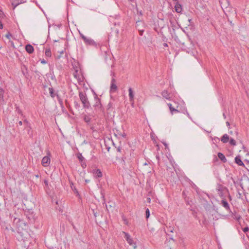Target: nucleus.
I'll use <instances>...</instances> for the list:
<instances>
[{"label": "nucleus", "mask_w": 249, "mask_h": 249, "mask_svg": "<svg viewBox=\"0 0 249 249\" xmlns=\"http://www.w3.org/2000/svg\"><path fill=\"white\" fill-rule=\"evenodd\" d=\"M14 222L17 224V237L18 240L24 241L28 239L30 235L27 231V225L26 223L23 220L17 218H15Z\"/></svg>", "instance_id": "nucleus-1"}, {"label": "nucleus", "mask_w": 249, "mask_h": 249, "mask_svg": "<svg viewBox=\"0 0 249 249\" xmlns=\"http://www.w3.org/2000/svg\"><path fill=\"white\" fill-rule=\"evenodd\" d=\"M79 96L81 101L83 107L86 108H89L90 107V104L88 100L86 94L83 92H79Z\"/></svg>", "instance_id": "nucleus-2"}, {"label": "nucleus", "mask_w": 249, "mask_h": 249, "mask_svg": "<svg viewBox=\"0 0 249 249\" xmlns=\"http://www.w3.org/2000/svg\"><path fill=\"white\" fill-rule=\"evenodd\" d=\"M79 35L80 37L82 38V39L84 41L85 43L87 45H90L96 47L97 46V43L91 38H88L86 36H85L83 34L79 32Z\"/></svg>", "instance_id": "nucleus-3"}, {"label": "nucleus", "mask_w": 249, "mask_h": 249, "mask_svg": "<svg viewBox=\"0 0 249 249\" xmlns=\"http://www.w3.org/2000/svg\"><path fill=\"white\" fill-rule=\"evenodd\" d=\"M167 105L169 107L171 113L172 114L177 113L179 112L178 109V103L175 102H174L173 104L168 103L167 104Z\"/></svg>", "instance_id": "nucleus-4"}, {"label": "nucleus", "mask_w": 249, "mask_h": 249, "mask_svg": "<svg viewBox=\"0 0 249 249\" xmlns=\"http://www.w3.org/2000/svg\"><path fill=\"white\" fill-rule=\"evenodd\" d=\"M124 234V238L127 241V243L131 246H133V247L134 249H136L137 248V246L136 245L135 243H133V240L131 238L130 235L124 231H123V232Z\"/></svg>", "instance_id": "nucleus-5"}, {"label": "nucleus", "mask_w": 249, "mask_h": 249, "mask_svg": "<svg viewBox=\"0 0 249 249\" xmlns=\"http://www.w3.org/2000/svg\"><path fill=\"white\" fill-rule=\"evenodd\" d=\"M94 93V100L95 101V103H94V107L98 109H100V110H102V105L100 99L98 97L97 95L95 93Z\"/></svg>", "instance_id": "nucleus-6"}, {"label": "nucleus", "mask_w": 249, "mask_h": 249, "mask_svg": "<svg viewBox=\"0 0 249 249\" xmlns=\"http://www.w3.org/2000/svg\"><path fill=\"white\" fill-rule=\"evenodd\" d=\"M51 160L49 157L45 156L41 160V164L44 167H47L50 163Z\"/></svg>", "instance_id": "nucleus-7"}, {"label": "nucleus", "mask_w": 249, "mask_h": 249, "mask_svg": "<svg viewBox=\"0 0 249 249\" xmlns=\"http://www.w3.org/2000/svg\"><path fill=\"white\" fill-rule=\"evenodd\" d=\"M117 87L116 84V80L113 78L111 81L110 90L111 92H114L117 90Z\"/></svg>", "instance_id": "nucleus-8"}, {"label": "nucleus", "mask_w": 249, "mask_h": 249, "mask_svg": "<svg viewBox=\"0 0 249 249\" xmlns=\"http://www.w3.org/2000/svg\"><path fill=\"white\" fill-rule=\"evenodd\" d=\"M161 95L162 96L169 100H171V96H170V93L167 90H164L161 92Z\"/></svg>", "instance_id": "nucleus-9"}, {"label": "nucleus", "mask_w": 249, "mask_h": 249, "mask_svg": "<svg viewBox=\"0 0 249 249\" xmlns=\"http://www.w3.org/2000/svg\"><path fill=\"white\" fill-rule=\"evenodd\" d=\"M93 174L95 178H101L102 177V173L101 171L99 169H94L93 170Z\"/></svg>", "instance_id": "nucleus-10"}, {"label": "nucleus", "mask_w": 249, "mask_h": 249, "mask_svg": "<svg viewBox=\"0 0 249 249\" xmlns=\"http://www.w3.org/2000/svg\"><path fill=\"white\" fill-rule=\"evenodd\" d=\"M4 93V89L0 87V102L1 104H5V102L4 101V98H3V95Z\"/></svg>", "instance_id": "nucleus-11"}, {"label": "nucleus", "mask_w": 249, "mask_h": 249, "mask_svg": "<svg viewBox=\"0 0 249 249\" xmlns=\"http://www.w3.org/2000/svg\"><path fill=\"white\" fill-rule=\"evenodd\" d=\"M24 2L23 0H15L12 3V5L13 6V9H15V8L19 4Z\"/></svg>", "instance_id": "nucleus-12"}, {"label": "nucleus", "mask_w": 249, "mask_h": 249, "mask_svg": "<svg viewBox=\"0 0 249 249\" xmlns=\"http://www.w3.org/2000/svg\"><path fill=\"white\" fill-rule=\"evenodd\" d=\"M221 204L222 206L225 208L227 210H230V206L228 202L226 199H222L221 201Z\"/></svg>", "instance_id": "nucleus-13"}, {"label": "nucleus", "mask_w": 249, "mask_h": 249, "mask_svg": "<svg viewBox=\"0 0 249 249\" xmlns=\"http://www.w3.org/2000/svg\"><path fill=\"white\" fill-rule=\"evenodd\" d=\"M175 10L177 13H181L182 11V6L180 4L178 1L176 2L175 6Z\"/></svg>", "instance_id": "nucleus-14"}, {"label": "nucleus", "mask_w": 249, "mask_h": 249, "mask_svg": "<svg viewBox=\"0 0 249 249\" xmlns=\"http://www.w3.org/2000/svg\"><path fill=\"white\" fill-rule=\"evenodd\" d=\"M25 50L29 53H32L34 51V47L30 44L26 45Z\"/></svg>", "instance_id": "nucleus-15"}, {"label": "nucleus", "mask_w": 249, "mask_h": 249, "mask_svg": "<svg viewBox=\"0 0 249 249\" xmlns=\"http://www.w3.org/2000/svg\"><path fill=\"white\" fill-rule=\"evenodd\" d=\"M128 92H129V100L130 102H133L134 101V94L132 89L131 88H129Z\"/></svg>", "instance_id": "nucleus-16"}, {"label": "nucleus", "mask_w": 249, "mask_h": 249, "mask_svg": "<svg viewBox=\"0 0 249 249\" xmlns=\"http://www.w3.org/2000/svg\"><path fill=\"white\" fill-rule=\"evenodd\" d=\"M229 136H228V134H225L224 135H223V136L221 137V142H223V143H227L229 140Z\"/></svg>", "instance_id": "nucleus-17"}, {"label": "nucleus", "mask_w": 249, "mask_h": 249, "mask_svg": "<svg viewBox=\"0 0 249 249\" xmlns=\"http://www.w3.org/2000/svg\"><path fill=\"white\" fill-rule=\"evenodd\" d=\"M235 162L238 165L240 166H244V164L243 161L241 160L240 157L239 156H237L235 158Z\"/></svg>", "instance_id": "nucleus-18"}, {"label": "nucleus", "mask_w": 249, "mask_h": 249, "mask_svg": "<svg viewBox=\"0 0 249 249\" xmlns=\"http://www.w3.org/2000/svg\"><path fill=\"white\" fill-rule=\"evenodd\" d=\"M218 157L219 159L223 162H226L227 161V159L225 156L221 153H218Z\"/></svg>", "instance_id": "nucleus-19"}, {"label": "nucleus", "mask_w": 249, "mask_h": 249, "mask_svg": "<svg viewBox=\"0 0 249 249\" xmlns=\"http://www.w3.org/2000/svg\"><path fill=\"white\" fill-rule=\"evenodd\" d=\"M174 229L173 227H170L167 228L166 232L169 236H171V233L173 232Z\"/></svg>", "instance_id": "nucleus-20"}, {"label": "nucleus", "mask_w": 249, "mask_h": 249, "mask_svg": "<svg viewBox=\"0 0 249 249\" xmlns=\"http://www.w3.org/2000/svg\"><path fill=\"white\" fill-rule=\"evenodd\" d=\"M49 93H50V96L52 98H54L55 94L54 93L53 89L52 87H50L49 88Z\"/></svg>", "instance_id": "nucleus-21"}, {"label": "nucleus", "mask_w": 249, "mask_h": 249, "mask_svg": "<svg viewBox=\"0 0 249 249\" xmlns=\"http://www.w3.org/2000/svg\"><path fill=\"white\" fill-rule=\"evenodd\" d=\"M45 53L46 56L47 57H51L52 55L51 51L50 49H46Z\"/></svg>", "instance_id": "nucleus-22"}, {"label": "nucleus", "mask_w": 249, "mask_h": 249, "mask_svg": "<svg viewBox=\"0 0 249 249\" xmlns=\"http://www.w3.org/2000/svg\"><path fill=\"white\" fill-rule=\"evenodd\" d=\"M112 106H113L112 103L111 101L109 102L107 105V110L108 111L111 110V108L112 107Z\"/></svg>", "instance_id": "nucleus-23"}, {"label": "nucleus", "mask_w": 249, "mask_h": 249, "mask_svg": "<svg viewBox=\"0 0 249 249\" xmlns=\"http://www.w3.org/2000/svg\"><path fill=\"white\" fill-rule=\"evenodd\" d=\"M77 158L78 159V160L80 161H82L84 160V157L82 156V155L81 153H78L77 155Z\"/></svg>", "instance_id": "nucleus-24"}, {"label": "nucleus", "mask_w": 249, "mask_h": 249, "mask_svg": "<svg viewBox=\"0 0 249 249\" xmlns=\"http://www.w3.org/2000/svg\"><path fill=\"white\" fill-rule=\"evenodd\" d=\"M84 119L86 123H89L90 122L91 119L87 116H85Z\"/></svg>", "instance_id": "nucleus-25"}, {"label": "nucleus", "mask_w": 249, "mask_h": 249, "mask_svg": "<svg viewBox=\"0 0 249 249\" xmlns=\"http://www.w3.org/2000/svg\"><path fill=\"white\" fill-rule=\"evenodd\" d=\"M230 143L231 145L234 146L236 145V142L233 139L231 138L230 141Z\"/></svg>", "instance_id": "nucleus-26"}, {"label": "nucleus", "mask_w": 249, "mask_h": 249, "mask_svg": "<svg viewBox=\"0 0 249 249\" xmlns=\"http://www.w3.org/2000/svg\"><path fill=\"white\" fill-rule=\"evenodd\" d=\"M146 218L147 219L150 216V211L147 208L145 211Z\"/></svg>", "instance_id": "nucleus-27"}, {"label": "nucleus", "mask_w": 249, "mask_h": 249, "mask_svg": "<svg viewBox=\"0 0 249 249\" xmlns=\"http://www.w3.org/2000/svg\"><path fill=\"white\" fill-rule=\"evenodd\" d=\"M5 37L7 39L10 40V37H12V35L9 32H8L7 34L5 35Z\"/></svg>", "instance_id": "nucleus-28"}, {"label": "nucleus", "mask_w": 249, "mask_h": 249, "mask_svg": "<svg viewBox=\"0 0 249 249\" xmlns=\"http://www.w3.org/2000/svg\"><path fill=\"white\" fill-rule=\"evenodd\" d=\"M16 111H17L18 114H21V115H22V111L18 107H16Z\"/></svg>", "instance_id": "nucleus-29"}, {"label": "nucleus", "mask_w": 249, "mask_h": 249, "mask_svg": "<svg viewBox=\"0 0 249 249\" xmlns=\"http://www.w3.org/2000/svg\"><path fill=\"white\" fill-rule=\"evenodd\" d=\"M54 55H55V58L57 59H59L60 58V57H61V54H56Z\"/></svg>", "instance_id": "nucleus-30"}, {"label": "nucleus", "mask_w": 249, "mask_h": 249, "mask_svg": "<svg viewBox=\"0 0 249 249\" xmlns=\"http://www.w3.org/2000/svg\"><path fill=\"white\" fill-rule=\"evenodd\" d=\"M243 231L244 232H246L249 231V228L248 227H245L243 229Z\"/></svg>", "instance_id": "nucleus-31"}, {"label": "nucleus", "mask_w": 249, "mask_h": 249, "mask_svg": "<svg viewBox=\"0 0 249 249\" xmlns=\"http://www.w3.org/2000/svg\"><path fill=\"white\" fill-rule=\"evenodd\" d=\"M77 72H78V71L77 70H75L74 72V73H73V75H74V77H75L76 78H77Z\"/></svg>", "instance_id": "nucleus-32"}, {"label": "nucleus", "mask_w": 249, "mask_h": 249, "mask_svg": "<svg viewBox=\"0 0 249 249\" xmlns=\"http://www.w3.org/2000/svg\"><path fill=\"white\" fill-rule=\"evenodd\" d=\"M41 63L43 64H45L47 63V61L43 59V60H41Z\"/></svg>", "instance_id": "nucleus-33"}, {"label": "nucleus", "mask_w": 249, "mask_h": 249, "mask_svg": "<svg viewBox=\"0 0 249 249\" xmlns=\"http://www.w3.org/2000/svg\"><path fill=\"white\" fill-rule=\"evenodd\" d=\"M44 182L45 183V185L46 187H48V182L47 180H44Z\"/></svg>", "instance_id": "nucleus-34"}, {"label": "nucleus", "mask_w": 249, "mask_h": 249, "mask_svg": "<svg viewBox=\"0 0 249 249\" xmlns=\"http://www.w3.org/2000/svg\"><path fill=\"white\" fill-rule=\"evenodd\" d=\"M74 105H75V107H79V105H78V103H77V102H74Z\"/></svg>", "instance_id": "nucleus-35"}, {"label": "nucleus", "mask_w": 249, "mask_h": 249, "mask_svg": "<svg viewBox=\"0 0 249 249\" xmlns=\"http://www.w3.org/2000/svg\"><path fill=\"white\" fill-rule=\"evenodd\" d=\"M56 95H57V97L59 102L61 104L62 103V101L60 99L59 95L57 94Z\"/></svg>", "instance_id": "nucleus-36"}, {"label": "nucleus", "mask_w": 249, "mask_h": 249, "mask_svg": "<svg viewBox=\"0 0 249 249\" xmlns=\"http://www.w3.org/2000/svg\"><path fill=\"white\" fill-rule=\"evenodd\" d=\"M144 31L143 30H141L140 31V35L142 36Z\"/></svg>", "instance_id": "nucleus-37"}, {"label": "nucleus", "mask_w": 249, "mask_h": 249, "mask_svg": "<svg viewBox=\"0 0 249 249\" xmlns=\"http://www.w3.org/2000/svg\"><path fill=\"white\" fill-rule=\"evenodd\" d=\"M226 124L227 126L228 127H229V128H230V123L229 122H226Z\"/></svg>", "instance_id": "nucleus-38"}, {"label": "nucleus", "mask_w": 249, "mask_h": 249, "mask_svg": "<svg viewBox=\"0 0 249 249\" xmlns=\"http://www.w3.org/2000/svg\"><path fill=\"white\" fill-rule=\"evenodd\" d=\"M163 46H164V47H167V46H168L167 44V43H164L163 44Z\"/></svg>", "instance_id": "nucleus-39"}, {"label": "nucleus", "mask_w": 249, "mask_h": 249, "mask_svg": "<svg viewBox=\"0 0 249 249\" xmlns=\"http://www.w3.org/2000/svg\"><path fill=\"white\" fill-rule=\"evenodd\" d=\"M121 148L120 147H118L117 148V151L119 152H121Z\"/></svg>", "instance_id": "nucleus-40"}, {"label": "nucleus", "mask_w": 249, "mask_h": 249, "mask_svg": "<svg viewBox=\"0 0 249 249\" xmlns=\"http://www.w3.org/2000/svg\"><path fill=\"white\" fill-rule=\"evenodd\" d=\"M18 124L20 125H21L22 124V122L20 121L19 122H18Z\"/></svg>", "instance_id": "nucleus-41"}, {"label": "nucleus", "mask_w": 249, "mask_h": 249, "mask_svg": "<svg viewBox=\"0 0 249 249\" xmlns=\"http://www.w3.org/2000/svg\"><path fill=\"white\" fill-rule=\"evenodd\" d=\"M9 42L11 43V45L13 47H14V43L12 42V41H11L10 40H9Z\"/></svg>", "instance_id": "nucleus-42"}, {"label": "nucleus", "mask_w": 249, "mask_h": 249, "mask_svg": "<svg viewBox=\"0 0 249 249\" xmlns=\"http://www.w3.org/2000/svg\"><path fill=\"white\" fill-rule=\"evenodd\" d=\"M223 116L224 119H226V115H225V114L224 113H223Z\"/></svg>", "instance_id": "nucleus-43"}, {"label": "nucleus", "mask_w": 249, "mask_h": 249, "mask_svg": "<svg viewBox=\"0 0 249 249\" xmlns=\"http://www.w3.org/2000/svg\"><path fill=\"white\" fill-rule=\"evenodd\" d=\"M63 53H64V51H63V50L60 52V54L61 55L62 54H63Z\"/></svg>", "instance_id": "nucleus-44"}, {"label": "nucleus", "mask_w": 249, "mask_h": 249, "mask_svg": "<svg viewBox=\"0 0 249 249\" xmlns=\"http://www.w3.org/2000/svg\"><path fill=\"white\" fill-rule=\"evenodd\" d=\"M74 193H77V194L78 193V191H77V190L75 188L74 189Z\"/></svg>", "instance_id": "nucleus-45"}, {"label": "nucleus", "mask_w": 249, "mask_h": 249, "mask_svg": "<svg viewBox=\"0 0 249 249\" xmlns=\"http://www.w3.org/2000/svg\"><path fill=\"white\" fill-rule=\"evenodd\" d=\"M94 215L95 217L97 216V213H94Z\"/></svg>", "instance_id": "nucleus-46"}, {"label": "nucleus", "mask_w": 249, "mask_h": 249, "mask_svg": "<svg viewBox=\"0 0 249 249\" xmlns=\"http://www.w3.org/2000/svg\"><path fill=\"white\" fill-rule=\"evenodd\" d=\"M111 75H112L113 76H114L115 75V73L113 72H111Z\"/></svg>", "instance_id": "nucleus-47"}, {"label": "nucleus", "mask_w": 249, "mask_h": 249, "mask_svg": "<svg viewBox=\"0 0 249 249\" xmlns=\"http://www.w3.org/2000/svg\"><path fill=\"white\" fill-rule=\"evenodd\" d=\"M147 201L148 202H150V198H147Z\"/></svg>", "instance_id": "nucleus-48"}, {"label": "nucleus", "mask_w": 249, "mask_h": 249, "mask_svg": "<svg viewBox=\"0 0 249 249\" xmlns=\"http://www.w3.org/2000/svg\"><path fill=\"white\" fill-rule=\"evenodd\" d=\"M24 123H28V121L26 120L24 121Z\"/></svg>", "instance_id": "nucleus-49"}, {"label": "nucleus", "mask_w": 249, "mask_h": 249, "mask_svg": "<svg viewBox=\"0 0 249 249\" xmlns=\"http://www.w3.org/2000/svg\"><path fill=\"white\" fill-rule=\"evenodd\" d=\"M163 144H164V145L166 147H167V144H166V143H164Z\"/></svg>", "instance_id": "nucleus-50"}, {"label": "nucleus", "mask_w": 249, "mask_h": 249, "mask_svg": "<svg viewBox=\"0 0 249 249\" xmlns=\"http://www.w3.org/2000/svg\"><path fill=\"white\" fill-rule=\"evenodd\" d=\"M122 136H123V137H124V136H125V134L124 133V134L122 135Z\"/></svg>", "instance_id": "nucleus-51"}, {"label": "nucleus", "mask_w": 249, "mask_h": 249, "mask_svg": "<svg viewBox=\"0 0 249 249\" xmlns=\"http://www.w3.org/2000/svg\"><path fill=\"white\" fill-rule=\"evenodd\" d=\"M230 23L231 24V25L232 26L233 25V24H232V22H231V21H230Z\"/></svg>", "instance_id": "nucleus-52"}, {"label": "nucleus", "mask_w": 249, "mask_h": 249, "mask_svg": "<svg viewBox=\"0 0 249 249\" xmlns=\"http://www.w3.org/2000/svg\"><path fill=\"white\" fill-rule=\"evenodd\" d=\"M156 158H157V159H158V160H159V156H156Z\"/></svg>", "instance_id": "nucleus-53"}, {"label": "nucleus", "mask_w": 249, "mask_h": 249, "mask_svg": "<svg viewBox=\"0 0 249 249\" xmlns=\"http://www.w3.org/2000/svg\"><path fill=\"white\" fill-rule=\"evenodd\" d=\"M235 134H236V135H238V132L237 131H236L235 132Z\"/></svg>", "instance_id": "nucleus-54"}, {"label": "nucleus", "mask_w": 249, "mask_h": 249, "mask_svg": "<svg viewBox=\"0 0 249 249\" xmlns=\"http://www.w3.org/2000/svg\"><path fill=\"white\" fill-rule=\"evenodd\" d=\"M174 1H176V2H177L178 1V0H173Z\"/></svg>", "instance_id": "nucleus-55"}, {"label": "nucleus", "mask_w": 249, "mask_h": 249, "mask_svg": "<svg viewBox=\"0 0 249 249\" xmlns=\"http://www.w3.org/2000/svg\"><path fill=\"white\" fill-rule=\"evenodd\" d=\"M230 133L231 134H232V132L231 131L230 132Z\"/></svg>", "instance_id": "nucleus-56"}, {"label": "nucleus", "mask_w": 249, "mask_h": 249, "mask_svg": "<svg viewBox=\"0 0 249 249\" xmlns=\"http://www.w3.org/2000/svg\"><path fill=\"white\" fill-rule=\"evenodd\" d=\"M38 177H39L38 175L36 176V177H37V178H38Z\"/></svg>", "instance_id": "nucleus-57"}, {"label": "nucleus", "mask_w": 249, "mask_h": 249, "mask_svg": "<svg viewBox=\"0 0 249 249\" xmlns=\"http://www.w3.org/2000/svg\"><path fill=\"white\" fill-rule=\"evenodd\" d=\"M170 239H171V240H173V238L172 237H171V238H170Z\"/></svg>", "instance_id": "nucleus-58"}]
</instances>
